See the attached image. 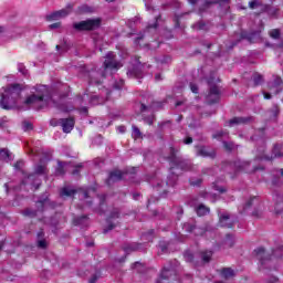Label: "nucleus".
I'll list each match as a JSON object with an SVG mask.
<instances>
[{
  "mask_svg": "<svg viewBox=\"0 0 283 283\" xmlns=\"http://www.w3.org/2000/svg\"><path fill=\"white\" fill-rule=\"evenodd\" d=\"M254 252L256 253V258L260 260L261 264H266V260H271V258L264 255V248H258Z\"/></svg>",
  "mask_w": 283,
  "mask_h": 283,
  "instance_id": "nucleus-16",
  "label": "nucleus"
},
{
  "mask_svg": "<svg viewBox=\"0 0 283 283\" xmlns=\"http://www.w3.org/2000/svg\"><path fill=\"white\" fill-rule=\"evenodd\" d=\"M211 255H213V252L211 251H206L201 253L203 262H209L211 260Z\"/></svg>",
  "mask_w": 283,
  "mask_h": 283,
  "instance_id": "nucleus-30",
  "label": "nucleus"
},
{
  "mask_svg": "<svg viewBox=\"0 0 283 283\" xmlns=\"http://www.w3.org/2000/svg\"><path fill=\"white\" fill-rule=\"evenodd\" d=\"M105 70H118L120 67V63L116 61V55L113 52L107 53L104 61Z\"/></svg>",
  "mask_w": 283,
  "mask_h": 283,
  "instance_id": "nucleus-6",
  "label": "nucleus"
},
{
  "mask_svg": "<svg viewBox=\"0 0 283 283\" xmlns=\"http://www.w3.org/2000/svg\"><path fill=\"white\" fill-rule=\"evenodd\" d=\"M251 120V117H233L229 120L230 127H233V125H242L244 123H249Z\"/></svg>",
  "mask_w": 283,
  "mask_h": 283,
  "instance_id": "nucleus-15",
  "label": "nucleus"
},
{
  "mask_svg": "<svg viewBox=\"0 0 283 283\" xmlns=\"http://www.w3.org/2000/svg\"><path fill=\"white\" fill-rule=\"evenodd\" d=\"M169 62V57H165L164 60H160V63H168Z\"/></svg>",
  "mask_w": 283,
  "mask_h": 283,
  "instance_id": "nucleus-62",
  "label": "nucleus"
},
{
  "mask_svg": "<svg viewBox=\"0 0 283 283\" xmlns=\"http://www.w3.org/2000/svg\"><path fill=\"white\" fill-rule=\"evenodd\" d=\"M158 19H160V15H158V17L156 18V22H155V23L149 24V25L147 27V31H148V32H149L150 30H156V28H158Z\"/></svg>",
  "mask_w": 283,
  "mask_h": 283,
  "instance_id": "nucleus-35",
  "label": "nucleus"
},
{
  "mask_svg": "<svg viewBox=\"0 0 283 283\" xmlns=\"http://www.w3.org/2000/svg\"><path fill=\"white\" fill-rule=\"evenodd\" d=\"M279 11H280L279 9H269L268 10L269 14H271L272 17H276Z\"/></svg>",
  "mask_w": 283,
  "mask_h": 283,
  "instance_id": "nucleus-44",
  "label": "nucleus"
},
{
  "mask_svg": "<svg viewBox=\"0 0 283 283\" xmlns=\"http://www.w3.org/2000/svg\"><path fill=\"white\" fill-rule=\"evenodd\" d=\"M213 83H216V81H213V77H210L208 80V85H210V90L206 97V101L207 103H209V105H213V103H219L220 101V88Z\"/></svg>",
  "mask_w": 283,
  "mask_h": 283,
  "instance_id": "nucleus-5",
  "label": "nucleus"
},
{
  "mask_svg": "<svg viewBox=\"0 0 283 283\" xmlns=\"http://www.w3.org/2000/svg\"><path fill=\"white\" fill-rule=\"evenodd\" d=\"M117 132H118L119 134H125V132H127V128H126L125 126H118V127H117Z\"/></svg>",
  "mask_w": 283,
  "mask_h": 283,
  "instance_id": "nucleus-47",
  "label": "nucleus"
},
{
  "mask_svg": "<svg viewBox=\"0 0 283 283\" xmlns=\"http://www.w3.org/2000/svg\"><path fill=\"white\" fill-rule=\"evenodd\" d=\"M80 112H81L82 114H87V107H82V108L80 109Z\"/></svg>",
  "mask_w": 283,
  "mask_h": 283,
  "instance_id": "nucleus-59",
  "label": "nucleus"
},
{
  "mask_svg": "<svg viewBox=\"0 0 283 283\" xmlns=\"http://www.w3.org/2000/svg\"><path fill=\"white\" fill-rule=\"evenodd\" d=\"M82 198H84V199L90 198V192L84 191V192L82 193Z\"/></svg>",
  "mask_w": 283,
  "mask_h": 283,
  "instance_id": "nucleus-55",
  "label": "nucleus"
},
{
  "mask_svg": "<svg viewBox=\"0 0 283 283\" xmlns=\"http://www.w3.org/2000/svg\"><path fill=\"white\" fill-rule=\"evenodd\" d=\"M147 109V106L145 104H142V112H145Z\"/></svg>",
  "mask_w": 283,
  "mask_h": 283,
  "instance_id": "nucleus-64",
  "label": "nucleus"
},
{
  "mask_svg": "<svg viewBox=\"0 0 283 283\" xmlns=\"http://www.w3.org/2000/svg\"><path fill=\"white\" fill-rule=\"evenodd\" d=\"M24 216H31L32 218H34V216H36V211L27 209V210H24Z\"/></svg>",
  "mask_w": 283,
  "mask_h": 283,
  "instance_id": "nucleus-41",
  "label": "nucleus"
},
{
  "mask_svg": "<svg viewBox=\"0 0 283 283\" xmlns=\"http://www.w3.org/2000/svg\"><path fill=\"white\" fill-rule=\"evenodd\" d=\"M280 178L273 180V185H280Z\"/></svg>",
  "mask_w": 283,
  "mask_h": 283,
  "instance_id": "nucleus-61",
  "label": "nucleus"
},
{
  "mask_svg": "<svg viewBox=\"0 0 283 283\" xmlns=\"http://www.w3.org/2000/svg\"><path fill=\"white\" fill-rule=\"evenodd\" d=\"M212 138H216L217 140H222V138H229V132L219 130L212 135Z\"/></svg>",
  "mask_w": 283,
  "mask_h": 283,
  "instance_id": "nucleus-23",
  "label": "nucleus"
},
{
  "mask_svg": "<svg viewBox=\"0 0 283 283\" xmlns=\"http://www.w3.org/2000/svg\"><path fill=\"white\" fill-rule=\"evenodd\" d=\"M197 156H202V158H209V157L214 156V154L210 153L207 147H199L197 149Z\"/></svg>",
  "mask_w": 283,
  "mask_h": 283,
  "instance_id": "nucleus-17",
  "label": "nucleus"
},
{
  "mask_svg": "<svg viewBox=\"0 0 283 283\" xmlns=\"http://www.w3.org/2000/svg\"><path fill=\"white\" fill-rule=\"evenodd\" d=\"M193 29L195 30H209V28L207 27V23L200 21L197 22L196 24H193Z\"/></svg>",
  "mask_w": 283,
  "mask_h": 283,
  "instance_id": "nucleus-29",
  "label": "nucleus"
},
{
  "mask_svg": "<svg viewBox=\"0 0 283 283\" xmlns=\"http://www.w3.org/2000/svg\"><path fill=\"white\" fill-rule=\"evenodd\" d=\"M201 184H202V179H197V180L191 179L190 180V185H192V187H198Z\"/></svg>",
  "mask_w": 283,
  "mask_h": 283,
  "instance_id": "nucleus-38",
  "label": "nucleus"
},
{
  "mask_svg": "<svg viewBox=\"0 0 283 283\" xmlns=\"http://www.w3.org/2000/svg\"><path fill=\"white\" fill-rule=\"evenodd\" d=\"M96 280H98V277L96 275H94L88 283H96Z\"/></svg>",
  "mask_w": 283,
  "mask_h": 283,
  "instance_id": "nucleus-57",
  "label": "nucleus"
},
{
  "mask_svg": "<svg viewBox=\"0 0 283 283\" xmlns=\"http://www.w3.org/2000/svg\"><path fill=\"white\" fill-rule=\"evenodd\" d=\"M221 274L226 280H229V277H233L235 275V272L231 268H224L221 270Z\"/></svg>",
  "mask_w": 283,
  "mask_h": 283,
  "instance_id": "nucleus-20",
  "label": "nucleus"
},
{
  "mask_svg": "<svg viewBox=\"0 0 283 283\" xmlns=\"http://www.w3.org/2000/svg\"><path fill=\"white\" fill-rule=\"evenodd\" d=\"M155 80H156V81H163V76H161L160 74H156V75H155Z\"/></svg>",
  "mask_w": 283,
  "mask_h": 283,
  "instance_id": "nucleus-58",
  "label": "nucleus"
},
{
  "mask_svg": "<svg viewBox=\"0 0 283 283\" xmlns=\"http://www.w3.org/2000/svg\"><path fill=\"white\" fill-rule=\"evenodd\" d=\"M185 145H191V143H193V138L191 137H187L186 139H184Z\"/></svg>",
  "mask_w": 283,
  "mask_h": 283,
  "instance_id": "nucleus-48",
  "label": "nucleus"
},
{
  "mask_svg": "<svg viewBox=\"0 0 283 283\" xmlns=\"http://www.w3.org/2000/svg\"><path fill=\"white\" fill-rule=\"evenodd\" d=\"M270 36L272 39H280V30L273 29L272 31H270Z\"/></svg>",
  "mask_w": 283,
  "mask_h": 283,
  "instance_id": "nucleus-34",
  "label": "nucleus"
},
{
  "mask_svg": "<svg viewBox=\"0 0 283 283\" xmlns=\"http://www.w3.org/2000/svg\"><path fill=\"white\" fill-rule=\"evenodd\" d=\"M273 114H274V116H277V114H280V107L274 106L273 107Z\"/></svg>",
  "mask_w": 283,
  "mask_h": 283,
  "instance_id": "nucleus-51",
  "label": "nucleus"
},
{
  "mask_svg": "<svg viewBox=\"0 0 283 283\" xmlns=\"http://www.w3.org/2000/svg\"><path fill=\"white\" fill-rule=\"evenodd\" d=\"M252 78L255 86L262 85V83H264V76H262L260 73H254Z\"/></svg>",
  "mask_w": 283,
  "mask_h": 283,
  "instance_id": "nucleus-24",
  "label": "nucleus"
},
{
  "mask_svg": "<svg viewBox=\"0 0 283 283\" xmlns=\"http://www.w3.org/2000/svg\"><path fill=\"white\" fill-rule=\"evenodd\" d=\"M281 150H282V145H277V144L274 145V148H273V150H272V154H273L274 158H280V157H282Z\"/></svg>",
  "mask_w": 283,
  "mask_h": 283,
  "instance_id": "nucleus-27",
  "label": "nucleus"
},
{
  "mask_svg": "<svg viewBox=\"0 0 283 283\" xmlns=\"http://www.w3.org/2000/svg\"><path fill=\"white\" fill-rule=\"evenodd\" d=\"M38 247L40 249H45L48 247V243L45 242V240H40L38 241Z\"/></svg>",
  "mask_w": 283,
  "mask_h": 283,
  "instance_id": "nucleus-42",
  "label": "nucleus"
},
{
  "mask_svg": "<svg viewBox=\"0 0 283 283\" xmlns=\"http://www.w3.org/2000/svg\"><path fill=\"white\" fill-rule=\"evenodd\" d=\"M22 129H23L24 132H31V129H32V123H30V122H23V124H22Z\"/></svg>",
  "mask_w": 283,
  "mask_h": 283,
  "instance_id": "nucleus-33",
  "label": "nucleus"
},
{
  "mask_svg": "<svg viewBox=\"0 0 283 283\" xmlns=\"http://www.w3.org/2000/svg\"><path fill=\"white\" fill-rule=\"evenodd\" d=\"M70 14V9H62L60 11H55L46 15V20L49 21H59L60 19H65Z\"/></svg>",
  "mask_w": 283,
  "mask_h": 283,
  "instance_id": "nucleus-10",
  "label": "nucleus"
},
{
  "mask_svg": "<svg viewBox=\"0 0 283 283\" xmlns=\"http://www.w3.org/2000/svg\"><path fill=\"white\" fill-rule=\"evenodd\" d=\"M38 94H32L24 101V105H29L31 107H35V109H43V107H48L50 105V101H52V96L48 92V86H39L36 88Z\"/></svg>",
  "mask_w": 283,
  "mask_h": 283,
  "instance_id": "nucleus-1",
  "label": "nucleus"
},
{
  "mask_svg": "<svg viewBox=\"0 0 283 283\" xmlns=\"http://www.w3.org/2000/svg\"><path fill=\"white\" fill-rule=\"evenodd\" d=\"M185 259L187 262H193V254H191V252H186Z\"/></svg>",
  "mask_w": 283,
  "mask_h": 283,
  "instance_id": "nucleus-37",
  "label": "nucleus"
},
{
  "mask_svg": "<svg viewBox=\"0 0 283 283\" xmlns=\"http://www.w3.org/2000/svg\"><path fill=\"white\" fill-rule=\"evenodd\" d=\"M219 222L221 227H226L227 229H231V227H233V219H231L229 213L220 214Z\"/></svg>",
  "mask_w": 283,
  "mask_h": 283,
  "instance_id": "nucleus-14",
  "label": "nucleus"
},
{
  "mask_svg": "<svg viewBox=\"0 0 283 283\" xmlns=\"http://www.w3.org/2000/svg\"><path fill=\"white\" fill-rule=\"evenodd\" d=\"M117 218H120V211L118 209H114L107 219L108 227L107 229H104V233H107V231L116 229V223H114L113 220H117Z\"/></svg>",
  "mask_w": 283,
  "mask_h": 283,
  "instance_id": "nucleus-8",
  "label": "nucleus"
},
{
  "mask_svg": "<svg viewBox=\"0 0 283 283\" xmlns=\"http://www.w3.org/2000/svg\"><path fill=\"white\" fill-rule=\"evenodd\" d=\"M144 120L147 125H154V115L149 117H145Z\"/></svg>",
  "mask_w": 283,
  "mask_h": 283,
  "instance_id": "nucleus-39",
  "label": "nucleus"
},
{
  "mask_svg": "<svg viewBox=\"0 0 283 283\" xmlns=\"http://www.w3.org/2000/svg\"><path fill=\"white\" fill-rule=\"evenodd\" d=\"M124 251H126V253H129V251H136V247L127 245V247L124 248Z\"/></svg>",
  "mask_w": 283,
  "mask_h": 283,
  "instance_id": "nucleus-45",
  "label": "nucleus"
},
{
  "mask_svg": "<svg viewBox=\"0 0 283 283\" xmlns=\"http://www.w3.org/2000/svg\"><path fill=\"white\" fill-rule=\"evenodd\" d=\"M190 90H191V92H192L193 94H198V85L191 83V84H190Z\"/></svg>",
  "mask_w": 283,
  "mask_h": 283,
  "instance_id": "nucleus-43",
  "label": "nucleus"
},
{
  "mask_svg": "<svg viewBox=\"0 0 283 283\" xmlns=\"http://www.w3.org/2000/svg\"><path fill=\"white\" fill-rule=\"evenodd\" d=\"M264 98H266L268 101L271 99V94L270 93H264Z\"/></svg>",
  "mask_w": 283,
  "mask_h": 283,
  "instance_id": "nucleus-60",
  "label": "nucleus"
},
{
  "mask_svg": "<svg viewBox=\"0 0 283 283\" xmlns=\"http://www.w3.org/2000/svg\"><path fill=\"white\" fill-rule=\"evenodd\" d=\"M175 274L176 272L174 271V269L164 268L161 271L163 280H169V277H171V275H175Z\"/></svg>",
  "mask_w": 283,
  "mask_h": 283,
  "instance_id": "nucleus-19",
  "label": "nucleus"
},
{
  "mask_svg": "<svg viewBox=\"0 0 283 283\" xmlns=\"http://www.w3.org/2000/svg\"><path fill=\"white\" fill-rule=\"evenodd\" d=\"M124 85H125V81L119 80V81L114 83L113 87H114V90H123Z\"/></svg>",
  "mask_w": 283,
  "mask_h": 283,
  "instance_id": "nucleus-32",
  "label": "nucleus"
},
{
  "mask_svg": "<svg viewBox=\"0 0 283 283\" xmlns=\"http://www.w3.org/2000/svg\"><path fill=\"white\" fill-rule=\"evenodd\" d=\"M275 176H281V178H283V168L276 170V175Z\"/></svg>",
  "mask_w": 283,
  "mask_h": 283,
  "instance_id": "nucleus-53",
  "label": "nucleus"
},
{
  "mask_svg": "<svg viewBox=\"0 0 283 283\" xmlns=\"http://www.w3.org/2000/svg\"><path fill=\"white\" fill-rule=\"evenodd\" d=\"M61 127L64 132V134H70V132H72V129H74V119L73 118H65V119H61Z\"/></svg>",
  "mask_w": 283,
  "mask_h": 283,
  "instance_id": "nucleus-13",
  "label": "nucleus"
},
{
  "mask_svg": "<svg viewBox=\"0 0 283 283\" xmlns=\"http://www.w3.org/2000/svg\"><path fill=\"white\" fill-rule=\"evenodd\" d=\"M83 220H87V217H82L80 219H76L75 222L76 224H83Z\"/></svg>",
  "mask_w": 283,
  "mask_h": 283,
  "instance_id": "nucleus-49",
  "label": "nucleus"
},
{
  "mask_svg": "<svg viewBox=\"0 0 283 283\" xmlns=\"http://www.w3.org/2000/svg\"><path fill=\"white\" fill-rule=\"evenodd\" d=\"M209 211H210L209 207H207V206H205V205H202V203H200V205L196 208V213H197V216H199V217L208 216Z\"/></svg>",
  "mask_w": 283,
  "mask_h": 283,
  "instance_id": "nucleus-18",
  "label": "nucleus"
},
{
  "mask_svg": "<svg viewBox=\"0 0 283 283\" xmlns=\"http://www.w3.org/2000/svg\"><path fill=\"white\" fill-rule=\"evenodd\" d=\"M132 129H133L132 137L135 140H138V138H143V133H140V129L136 125H133Z\"/></svg>",
  "mask_w": 283,
  "mask_h": 283,
  "instance_id": "nucleus-25",
  "label": "nucleus"
},
{
  "mask_svg": "<svg viewBox=\"0 0 283 283\" xmlns=\"http://www.w3.org/2000/svg\"><path fill=\"white\" fill-rule=\"evenodd\" d=\"M125 176H127V172L115 170L109 174V177L107 179V185H112V182H118L119 180H123Z\"/></svg>",
  "mask_w": 283,
  "mask_h": 283,
  "instance_id": "nucleus-12",
  "label": "nucleus"
},
{
  "mask_svg": "<svg viewBox=\"0 0 283 283\" xmlns=\"http://www.w3.org/2000/svg\"><path fill=\"white\" fill-rule=\"evenodd\" d=\"M166 158L172 165L170 167L171 171H174V169H182L184 171H187V169H189L187 161H185V160H182V158L176 156V149L174 147H170V155Z\"/></svg>",
  "mask_w": 283,
  "mask_h": 283,
  "instance_id": "nucleus-4",
  "label": "nucleus"
},
{
  "mask_svg": "<svg viewBox=\"0 0 283 283\" xmlns=\"http://www.w3.org/2000/svg\"><path fill=\"white\" fill-rule=\"evenodd\" d=\"M277 282V277H275V276H272L269 281H268V283H276Z\"/></svg>",
  "mask_w": 283,
  "mask_h": 283,
  "instance_id": "nucleus-54",
  "label": "nucleus"
},
{
  "mask_svg": "<svg viewBox=\"0 0 283 283\" xmlns=\"http://www.w3.org/2000/svg\"><path fill=\"white\" fill-rule=\"evenodd\" d=\"M74 193H76V190H74L72 188H69V187L63 188L62 191H61L62 198L65 197V196L67 198H72V196H74Z\"/></svg>",
  "mask_w": 283,
  "mask_h": 283,
  "instance_id": "nucleus-22",
  "label": "nucleus"
},
{
  "mask_svg": "<svg viewBox=\"0 0 283 283\" xmlns=\"http://www.w3.org/2000/svg\"><path fill=\"white\" fill-rule=\"evenodd\" d=\"M48 160H50V155H45L40 159V163L35 166V174L42 176L48 174Z\"/></svg>",
  "mask_w": 283,
  "mask_h": 283,
  "instance_id": "nucleus-7",
  "label": "nucleus"
},
{
  "mask_svg": "<svg viewBox=\"0 0 283 283\" xmlns=\"http://www.w3.org/2000/svg\"><path fill=\"white\" fill-rule=\"evenodd\" d=\"M137 63V66L128 69L127 76L129 78H143V64L140 62Z\"/></svg>",
  "mask_w": 283,
  "mask_h": 283,
  "instance_id": "nucleus-9",
  "label": "nucleus"
},
{
  "mask_svg": "<svg viewBox=\"0 0 283 283\" xmlns=\"http://www.w3.org/2000/svg\"><path fill=\"white\" fill-rule=\"evenodd\" d=\"M56 28H61V22H55L53 24H50L51 30H56Z\"/></svg>",
  "mask_w": 283,
  "mask_h": 283,
  "instance_id": "nucleus-46",
  "label": "nucleus"
},
{
  "mask_svg": "<svg viewBox=\"0 0 283 283\" xmlns=\"http://www.w3.org/2000/svg\"><path fill=\"white\" fill-rule=\"evenodd\" d=\"M184 229L188 233H193L196 235H205V233L207 232V230L205 228H198V227H196L193 224H190V223H185Z\"/></svg>",
  "mask_w": 283,
  "mask_h": 283,
  "instance_id": "nucleus-11",
  "label": "nucleus"
},
{
  "mask_svg": "<svg viewBox=\"0 0 283 283\" xmlns=\"http://www.w3.org/2000/svg\"><path fill=\"white\" fill-rule=\"evenodd\" d=\"M50 125L52 127H57V125H61V119H51Z\"/></svg>",
  "mask_w": 283,
  "mask_h": 283,
  "instance_id": "nucleus-40",
  "label": "nucleus"
},
{
  "mask_svg": "<svg viewBox=\"0 0 283 283\" xmlns=\"http://www.w3.org/2000/svg\"><path fill=\"white\" fill-rule=\"evenodd\" d=\"M65 167H67L66 163L59 161L57 168H56V176H64L65 175Z\"/></svg>",
  "mask_w": 283,
  "mask_h": 283,
  "instance_id": "nucleus-21",
  "label": "nucleus"
},
{
  "mask_svg": "<svg viewBox=\"0 0 283 283\" xmlns=\"http://www.w3.org/2000/svg\"><path fill=\"white\" fill-rule=\"evenodd\" d=\"M280 83H282V78L277 77V78L274 81L275 87H277V86L280 85Z\"/></svg>",
  "mask_w": 283,
  "mask_h": 283,
  "instance_id": "nucleus-52",
  "label": "nucleus"
},
{
  "mask_svg": "<svg viewBox=\"0 0 283 283\" xmlns=\"http://www.w3.org/2000/svg\"><path fill=\"white\" fill-rule=\"evenodd\" d=\"M105 202V195L99 196V205H103Z\"/></svg>",
  "mask_w": 283,
  "mask_h": 283,
  "instance_id": "nucleus-56",
  "label": "nucleus"
},
{
  "mask_svg": "<svg viewBox=\"0 0 283 283\" xmlns=\"http://www.w3.org/2000/svg\"><path fill=\"white\" fill-rule=\"evenodd\" d=\"M223 147L227 151H233V149H235V144H233V142H223Z\"/></svg>",
  "mask_w": 283,
  "mask_h": 283,
  "instance_id": "nucleus-31",
  "label": "nucleus"
},
{
  "mask_svg": "<svg viewBox=\"0 0 283 283\" xmlns=\"http://www.w3.org/2000/svg\"><path fill=\"white\" fill-rule=\"evenodd\" d=\"M14 167H15L17 169H21V168L23 167V161H17V163L14 164Z\"/></svg>",
  "mask_w": 283,
  "mask_h": 283,
  "instance_id": "nucleus-50",
  "label": "nucleus"
},
{
  "mask_svg": "<svg viewBox=\"0 0 283 283\" xmlns=\"http://www.w3.org/2000/svg\"><path fill=\"white\" fill-rule=\"evenodd\" d=\"M101 18L88 19L73 24L74 30L77 32H88L92 30H98L101 28Z\"/></svg>",
  "mask_w": 283,
  "mask_h": 283,
  "instance_id": "nucleus-3",
  "label": "nucleus"
},
{
  "mask_svg": "<svg viewBox=\"0 0 283 283\" xmlns=\"http://www.w3.org/2000/svg\"><path fill=\"white\" fill-rule=\"evenodd\" d=\"M247 165H249V163H243L242 166H240V168L245 169Z\"/></svg>",
  "mask_w": 283,
  "mask_h": 283,
  "instance_id": "nucleus-63",
  "label": "nucleus"
},
{
  "mask_svg": "<svg viewBox=\"0 0 283 283\" xmlns=\"http://www.w3.org/2000/svg\"><path fill=\"white\" fill-rule=\"evenodd\" d=\"M249 8L251 10H256V8H262V0H252L249 2Z\"/></svg>",
  "mask_w": 283,
  "mask_h": 283,
  "instance_id": "nucleus-26",
  "label": "nucleus"
},
{
  "mask_svg": "<svg viewBox=\"0 0 283 283\" xmlns=\"http://www.w3.org/2000/svg\"><path fill=\"white\" fill-rule=\"evenodd\" d=\"M10 150L0 149V160H10Z\"/></svg>",
  "mask_w": 283,
  "mask_h": 283,
  "instance_id": "nucleus-28",
  "label": "nucleus"
},
{
  "mask_svg": "<svg viewBox=\"0 0 283 283\" xmlns=\"http://www.w3.org/2000/svg\"><path fill=\"white\" fill-rule=\"evenodd\" d=\"M253 202H258V197L250 198V200L245 203V209H249V207H252Z\"/></svg>",
  "mask_w": 283,
  "mask_h": 283,
  "instance_id": "nucleus-36",
  "label": "nucleus"
},
{
  "mask_svg": "<svg viewBox=\"0 0 283 283\" xmlns=\"http://www.w3.org/2000/svg\"><path fill=\"white\" fill-rule=\"evenodd\" d=\"M21 98V85L14 84L8 86L1 95L0 107L2 109H12Z\"/></svg>",
  "mask_w": 283,
  "mask_h": 283,
  "instance_id": "nucleus-2",
  "label": "nucleus"
}]
</instances>
